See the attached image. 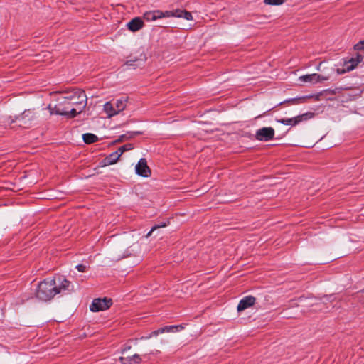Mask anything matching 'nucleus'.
<instances>
[{"label":"nucleus","mask_w":364,"mask_h":364,"mask_svg":"<svg viewBox=\"0 0 364 364\" xmlns=\"http://www.w3.org/2000/svg\"><path fill=\"white\" fill-rule=\"evenodd\" d=\"M58 281V284H56L54 279H46L41 282L36 292V297L41 301H46L53 299L58 294L70 291L71 284L70 281L60 278Z\"/></svg>","instance_id":"f257e3e1"},{"label":"nucleus","mask_w":364,"mask_h":364,"mask_svg":"<svg viewBox=\"0 0 364 364\" xmlns=\"http://www.w3.org/2000/svg\"><path fill=\"white\" fill-rule=\"evenodd\" d=\"M65 96H60L58 99V103L55 105L49 104L48 109L50 111V114H57L65 116L67 118H74L78 114L77 109L71 107L70 105L66 102Z\"/></svg>","instance_id":"f03ea898"},{"label":"nucleus","mask_w":364,"mask_h":364,"mask_svg":"<svg viewBox=\"0 0 364 364\" xmlns=\"http://www.w3.org/2000/svg\"><path fill=\"white\" fill-rule=\"evenodd\" d=\"M64 96L71 107H76L78 114L81 113L87 105V97L82 90L74 89L65 92Z\"/></svg>","instance_id":"7ed1b4c3"},{"label":"nucleus","mask_w":364,"mask_h":364,"mask_svg":"<svg viewBox=\"0 0 364 364\" xmlns=\"http://www.w3.org/2000/svg\"><path fill=\"white\" fill-rule=\"evenodd\" d=\"M36 120V114L32 110L27 109L14 119L11 117H6L4 122L10 126L15 123L19 127L28 129L35 124Z\"/></svg>","instance_id":"20e7f679"},{"label":"nucleus","mask_w":364,"mask_h":364,"mask_svg":"<svg viewBox=\"0 0 364 364\" xmlns=\"http://www.w3.org/2000/svg\"><path fill=\"white\" fill-rule=\"evenodd\" d=\"M112 304L111 299L105 297L104 299H95L90 306L91 311L97 312L99 311H104L109 309Z\"/></svg>","instance_id":"39448f33"},{"label":"nucleus","mask_w":364,"mask_h":364,"mask_svg":"<svg viewBox=\"0 0 364 364\" xmlns=\"http://www.w3.org/2000/svg\"><path fill=\"white\" fill-rule=\"evenodd\" d=\"M314 115V114L313 112H306L295 117L278 120V122L285 125L295 126L301 122L307 121L308 119H311Z\"/></svg>","instance_id":"423d86ee"},{"label":"nucleus","mask_w":364,"mask_h":364,"mask_svg":"<svg viewBox=\"0 0 364 364\" xmlns=\"http://www.w3.org/2000/svg\"><path fill=\"white\" fill-rule=\"evenodd\" d=\"M328 80V77L323 76L317 73L308 74L301 75L299 77V80L304 83L314 84L318 82L326 81Z\"/></svg>","instance_id":"0eeeda50"},{"label":"nucleus","mask_w":364,"mask_h":364,"mask_svg":"<svg viewBox=\"0 0 364 364\" xmlns=\"http://www.w3.org/2000/svg\"><path fill=\"white\" fill-rule=\"evenodd\" d=\"M136 173L142 177H149L151 176V169L147 165L146 159L141 158L135 167Z\"/></svg>","instance_id":"6e6552de"},{"label":"nucleus","mask_w":364,"mask_h":364,"mask_svg":"<svg viewBox=\"0 0 364 364\" xmlns=\"http://www.w3.org/2000/svg\"><path fill=\"white\" fill-rule=\"evenodd\" d=\"M256 139L259 141H268L273 139V128L263 127L256 132Z\"/></svg>","instance_id":"1a4fd4ad"},{"label":"nucleus","mask_w":364,"mask_h":364,"mask_svg":"<svg viewBox=\"0 0 364 364\" xmlns=\"http://www.w3.org/2000/svg\"><path fill=\"white\" fill-rule=\"evenodd\" d=\"M178 328H183L181 326H167L162 328H160L156 331H152L147 336H142L141 339H149L153 336H156L160 333L173 332L174 331H177Z\"/></svg>","instance_id":"9d476101"},{"label":"nucleus","mask_w":364,"mask_h":364,"mask_svg":"<svg viewBox=\"0 0 364 364\" xmlns=\"http://www.w3.org/2000/svg\"><path fill=\"white\" fill-rule=\"evenodd\" d=\"M256 299L252 296H246L242 299L237 307L239 312L242 311L247 308L253 306L255 303Z\"/></svg>","instance_id":"9b49d317"},{"label":"nucleus","mask_w":364,"mask_h":364,"mask_svg":"<svg viewBox=\"0 0 364 364\" xmlns=\"http://www.w3.org/2000/svg\"><path fill=\"white\" fill-rule=\"evenodd\" d=\"M119 360L122 364H139L141 362V358L139 354H134L132 356L120 357Z\"/></svg>","instance_id":"f8f14e48"},{"label":"nucleus","mask_w":364,"mask_h":364,"mask_svg":"<svg viewBox=\"0 0 364 364\" xmlns=\"http://www.w3.org/2000/svg\"><path fill=\"white\" fill-rule=\"evenodd\" d=\"M144 26L143 21L139 18H135L127 23L128 28L132 31H137Z\"/></svg>","instance_id":"ddd939ff"},{"label":"nucleus","mask_w":364,"mask_h":364,"mask_svg":"<svg viewBox=\"0 0 364 364\" xmlns=\"http://www.w3.org/2000/svg\"><path fill=\"white\" fill-rule=\"evenodd\" d=\"M359 63V60H355L354 58H352L350 60H349L348 62H346L344 64L345 68L342 70H340V69H338L337 71L338 73H343L346 71H350L353 70Z\"/></svg>","instance_id":"4468645a"},{"label":"nucleus","mask_w":364,"mask_h":364,"mask_svg":"<svg viewBox=\"0 0 364 364\" xmlns=\"http://www.w3.org/2000/svg\"><path fill=\"white\" fill-rule=\"evenodd\" d=\"M159 10L146 11L144 14V18L147 21H152L160 18Z\"/></svg>","instance_id":"2eb2a0df"},{"label":"nucleus","mask_w":364,"mask_h":364,"mask_svg":"<svg viewBox=\"0 0 364 364\" xmlns=\"http://www.w3.org/2000/svg\"><path fill=\"white\" fill-rule=\"evenodd\" d=\"M127 100V97H122L116 100L114 105L117 112H120L126 108Z\"/></svg>","instance_id":"dca6fc26"},{"label":"nucleus","mask_w":364,"mask_h":364,"mask_svg":"<svg viewBox=\"0 0 364 364\" xmlns=\"http://www.w3.org/2000/svg\"><path fill=\"white\" fill-rule=\"evenodd\" d=\"M104 111L107 114L108 117H112L119 113L111 102H107L104 105Z\"/></svg>","instance_id":"f3484780"},{"label":"nucleus","mask_w":364,"mask_h":364,"mask_svg":"<svg viewBox=\"0 0 364 364\" xmlns=\"http://www.w3.org/2000/svg\"><path fill=\"white\" fill-rule=\"evenodd\" d=\"M120 156V154H119V152L116 151L110 154L105 159V163L106 165L114 164L118 161Z\"/></svg>","instance_id":"a211bd4d"},{"label":"nucleus","mask_w":364,"mask_h":364,"mask_svg":"<svg viewBox=\"0 0 364 364\" xmlns=\"http://www.w3.org/2000/svg\"><path fill=\"white\" fill-rule=\"evenodd\" d=\"M83 141L85 144H90L98 141V137L92 133H86L82 135Z\"/></svg>","instance_id":"6ab92c4d"},{"label":"nucleus","mask_w":364,"mask_h":364,"mask_svg":"<svg viewBox=\"0 0 364 364\" xmlns=\"http://www.w3.org/2000/svg\"><path fill=\"white\" fill-rule=\"evenodd\" d=\"M144 62V59L131 58L128 60L125 65L129 67H133L135 68L137 66H140Z\"/></svg>","instance_id":"aec40b11"},{"label":"nucleus","mask_w":364,"mask_h":364,"mask_svg":"<svg viewBox=\"0 0 364 364\" xmlns=\"http://www.w3.org/2000/svg\"><path fill=\"white\" fill-rule=\"evenodd\" d=\"M142 134L143 132L141 131L128 132L127 134H123L120 136L119 141H123L124 139H129Z\"/></svg>","instance_id":"412c9836"},{"label":"nucleus","mask_w":364,"mask_h":364,"mask_svg":"<svg viewBox=\"0 0 364 364\" xmlns=\"http://www.w3.org/2000/svg\"><path fill=\"white\" fill-rule=\"evenodd\" d=\"M133 149V146L131 144H127L119 147L117 151L122 155L124 151H129Z\"/></svg>","instance_id":"4be33fe9"},{"label":"nucleus","mask_w":364,"mask_h":364,"mask_svg":"<svg viewBox=\"0 0 364 364\" xmlns=\"http://www.w3.org/2000/svg\"><path fill=\"white\" fill-rule=\"evenodd\" d=\"M181 18H183L186 20H188V21H191L193 19L191 13L189 11H187L186 10H183L182 14H181Z\"/></svg>","instance_id":"5701e85b"},{"label":"nucleus","mask_w":364,"mask_h":364,"mask_svg":"<svg viewBox=\"0 0 364 364\" xmlns=\"http://www.w3.org/2000/svg\"><path fill=\"white\" fill-rule=\"evenodd\" d=\"M160 18H167V17H173V11H161L159 10Z\"/></svg>","instance_id":"b1692460"},{"label":"nucleus","mask_w":364,"mask_h":364,"mask_svg":"<svg viewBox=\"0 0 364 364\" xmlns=\"http://www.w3.org/2000/svg\"><path fill=\"white\" fill-rule=\"evenodd\" d=\"M165 226H166V224H165V223H163V224H161V225H155V226H154V227L151 229V230H150V231L146 234V238L149 237L151 235L152 232H153L155 230L158 229L159 228H160V227H165Z\"/></svg>","instance_id":"393cba45"},{"label":"nucleus","mask_w":364,"mask_h":364,"mask_svg":"<svg viewBox=\"0 0 364 364\" xmlns=\"http://www.w3.org/2000/svg\"><path fill=\"white\" fill-rule=\"evenodd\" d=\"M172 11H173V17L181 18V14H182L183 10L176 9Z\"/></svg>","instance_id":"a878e982"},{"label":"nucleus","mask_w":364,"mask_h":364,"mask_svg":"<svg viewBox=\"0 0 364 364\" xmlns=\"http://www.w3.org/2000/svg\"><path fill=\"white\" fill-rule=\"evenodd\" d=\"M355 50H363L364 49V40L360 41L355 46Z\"/></svg>","instance_id":"bb28decb"},{"label":"nucleus","mask_w":364,"mask_h":364,"mask_svg":"<svg viewBox=\"0 0 364 364\" xmlns=\"http://www.w3.org/2000/svg\"><path fill=\"white\" fill-rule=\"evenodd\" d=\"M76 269L80 272H85L87 269V267L84 264H80L76 266Z\"/></svg>","instance_id":"cd10ccee"},{"label":"nucleus","mask_w":364,"mask_h":364,"mask_svg":"<svg viewBox=\"0 0 364 364\" xmlns=\"http://www.w3.org/2000/svg\"><path fill=\"white\" fill-rule=\"evenodd\" d=\"M323 299L325 301H333L336 299V296L334 294H331V295H326L323 296Z\"/></svg>","instance_id":"c85d7f7f"},{"label":"nucleus","mask_w":364,"mask_h":364,"mask_svg":"<svg viewBox=\"0 0 364 364\" xmlns=\"http://www.w3.org/2000/svg\"><path fill=\"white\" fill-rule=\"evenodd\" d=\"M296 100H297L296 99H289V100H285V101H284V102H280L278 104V105H282V104H283V103H285V102H295Z\"/></svg>","instance_id":"c756f323"},{"label":"nucleus","mask_w":364,"mask_h":364,"mask_svg":"<svg viewBox=\"0 0 364 364\" xmlns=\"http://www.w3.org/2000/svg\"><path fill=\"white\" fill-rule=\"evenodd\" d=\"M287 0H274V6L275 5H281L284 3Z\"/></svg>","instance_id":"7c9ffc66"},{"label":"nucleus","mask_w":364,"mask_h":364,"mask_svg":"<svg viewBox=\"0 0 364 364\" xmlns=\"http://www.w3.org/2000/svg\"><path fill=\"white\" fill-rule=\"evenodd\" d=\"M354 58H355V60H359V63H360L363 60V57L362 55L358 54L357 56Z\"/></svg>","instance_id":"2f4dec72"},{"label":"nucleus","mask_w":364,"mask_h":364,"mask_svg":"<svg viewBox=\"0 0 364 364\" xmlns=\"http://www.w3.org/2000/svg\"><path fill=\"white\" fill-rule=\"evenodd\" d=\"M264 3L269 5H273V0H264Z\"/></svg>","instance_id":"473e14b6"},{"label":"nucleus","mask_w":364,"mask_h":364,"mask_svg":"<svg viewBox=\"0 0 364 364\" xmlns=\"http://www.w3.org/2000/svg\"><path fill=\"white\" fill-rule=\"evenodd\" d=\"M130 348H131V346H130L125 347V348L122 350V353H124L125 351H127V350H129Z\"/></svg>","instance_id":"72a5a7b5"}]
</instances>
